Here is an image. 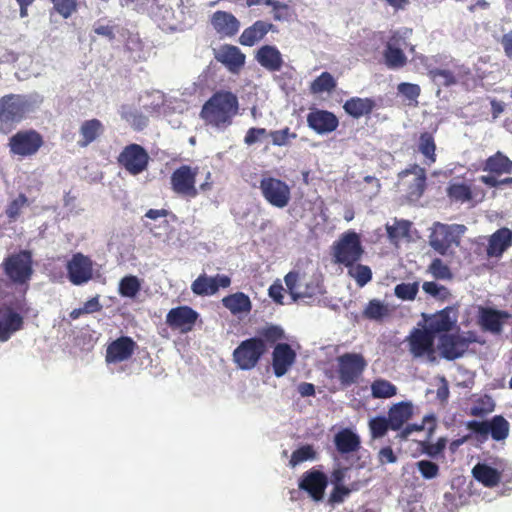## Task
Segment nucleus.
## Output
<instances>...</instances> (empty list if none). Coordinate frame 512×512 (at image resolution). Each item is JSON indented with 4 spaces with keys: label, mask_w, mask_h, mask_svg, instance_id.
<instances>
[{
    "label": "nucleus",
    "mask_w": 512,
    "mask_h": 512,
    "mask_svg": "<svg viewBox=\"0 0 512 512\" xmlns=\"http://www.w3.org/2000/svg\"><path fill=\"white\" fill-rule=\"evenodd\" d=\"M285 338L282 327L267 324L257 330L256 336L240 342L232 353V360L240 370H252L259 364L270 347Z\"/></svg>",
    "instance_id": "obj_1"
},
{
    "label": "nucleus",
    "mask_w": 512,
    "mask_h": 512,
    "mask_svg": "<svg viewBox=\"0 0 512 512\" xmlns=\"http://www.w3.org/2000/svg\"><path fill=\"white\" fill-rule=\"evenodd\" d=\"M239 113V100L230 90L214 92L203 104L200 118L207 126L224 131L233 124Z\"/></svg>",
    "instance_id": "obj_2"
},
{
    "label": "nucleus",
    "mask_w": 512,
    "mask_h": 512,
    "mask_svg": "<svg viewBox=\"0 0 512 512\" xmlns=\"http://www.w3.org/2000/svg\"><path fill=\"white\" fill-rule=\"evenodd\" d=\"M334 262L352 267L363 256L364 249L359 234L353 230L344 232L332 246Z\"/></svg>",
    "instance_id": "obj_3"
},
{
    "label": "nucleus",
    "mask_w": 512,
    "mask_h": 512,
    "mask_svg": "<svg viewBox=\"0 0 512 512\" xmlns=\"http://www.w3.org/2000/svg\"><path fill=\"white\" fill-rule=\"evenodd\" d=\"M467 228L463 224L435 223L429 236L430 246L440 255H446L453 246H459Z\"/></svg>",
    "instance_id": "obj_4"
},
{
    "label": "nucleus",
    "mask_w": 512,
    "mask_h": 512,
    "mask_svg": "<svg viewBox=\"0 0 512 512\" xmlns=\"http://www.w3.org/2000/svg\"><path fill=\"white\" fill-rule=\"evenodd\" d=\"M5 275L18 285L27 284L33 275V256L30 250H20L7 256L2 263Z\"/></svg>",
    "instance_id": "obj_5"
},
{
    "label": "nucleus",
    "mask_w": 512,
    "mask_h": 512,
    "mask_svg": "<svg viewBox=\"0 0 512 512\" xmlns=\"http://www.w3.org/2000/svg\"><path fill=\"white\" fill-rule=\"evenodd\" d=\"M337 377L343 387L356 384L367 367L365 357L360 353L347 352L336 358Z\"/></svg>",
    "instance_id": "obj_6"
},
{
    "label": "nucleus",
    "mask_w": 512,
    "mask_h": 512,
    "mask_svg": "<svg viewBox=\"0 0 512 512\" xmlns=\"http://www.w3.org/2000/svg\"><path fill=\"white\" fill-rule=\"evenodd\" d=\"M284 281L294 301L322 294V285L317 277H309L305 273L290 271L285 275Z\"/></svg>",
    "instance_id": "obj_7"
},
{
    "label": "nucleus",
    "mask_w": 512,
    "mask_h": 512,
    "mask_svg": "<svg viewBox=\"0 0 512 512\" xmlns=\"http://www.w3.org/2000/svg\"><path fill=\"white\" fill-rule=\"evenodd\" d=\"M467 429L479 436L481 441L490 435L495 441H504L510 432V424L502 415H495L490 420L468 421Z\"/></svg>",
    "instance_id": "obj_8"
},
{
    "label": "nucleus",
    "mask_w": 512,
    "mask_h": 512,
    "mask_svg": "<svg viewBox=\"0 0 512 512\" xmlns=\"http://www.w3.org/2000/svg\"><path fill=\"white\" fill-rule=\"evenodd\" d=\"M198 167L190 165H181L175 169L170 176V184L172 191L184 198H195L199 191L196 187V176Z\"/></svg>",
    "instance_id": "obj_9"
},
{
    "label": "nucleus",
    "mask_w": 512,
    "mask_h": 512,
    "mask_svg": "<svg viewBox=\"0 0 512 512\" xmlns=\"http://www.w3.org/2000/svg\"><path fill=\"white\" fill-rule=\"evenodd\" d=\"M259 189L263 198L274 207L284 208L291 200V189L281 179L263 176L260 180Z\"/></svg>",
    "instance_id": "obj_10"
},
{
    "label": "nucleus",
    "mask_w": 512,
    "mask_h": 512,
    "mask_svg": "<svg viewBox=\"0 0 512 512\" xmlns=\"http://www.w3.org/2000/svg\"><path fill=\"white\" fill-rule=\"evenodd\" d=\"M43 136L34 129L22 130L15 133L9 139L10 153L20 157L35 155L43 146Z\"/></svg>",
    "instance_id": "obj_11"
},
{
    "label": "nucleus",
    "mask_w": 512,
    "mask_h": 512,
    "mask_svg": "<svg viewBox=\"0 0 512 512\" xmlns=\"http://www.w3.org/2000/svg\"><path fill=\"white\" fill-rule=\"evenodd\" d=\"M17 308L20 312L15 311L9 305H2L0 307V341H8L13 334L20 331L24 327V317L21 313H27L25 300L19 302Z\"/></svg>",
    "instance_id": "obj_12"
},
{
    "label": "nucleus",
    "mask_w": 512,
    "mask_h": 512,
    "mask_svg": "<svg viewBox=\"0 0 512 512\" xmlns=\"http://www.w3.org/2000/svg\"><path fill=\"white\" fill-rule=\"evenodd\" d=\"M117 160L131 175H138L147 169L149 155L141 145L133 143L123 148Z\"/></svg>",
    "instance_id": "obj_13"
},
{
    "label": "nucleus",
    "mask_w": 512,
    "mask_h": 512,
    "mask_svg": "<svg viewBox=\"0 0 512 512\" xmlns=\"http://www.w3.org/2000/svg\"><path fill=\"white\" fill-rule=\"evenodd\" d=\"M67 277L76 286L88 283L93 278V261L80 252L72 255L66 264Z\"/></svg>",
    "instance_id": "obj_14"
},
{
    "label": "nucleus",
    "mask_w": 512,
    "mask_h": 512,
    "mask_svg": "<svg viewBox=\"0 0 512 512\" xmlns=\"http://www.w3.org/2000/svg\"><path fill=\"white\" fill-rule=\"evenodd\" d=\"M29 109L24 96L17 94L5 95L0 99V121L5 123L19 122Z\"/></svg>",
    "instance_id": "obj_15"
},
{
    "label": "nucleus",
    "mask_w": 512,
    "mask_h": 512,
    "mask_svg": "<svg viewBox=\"0 0 512 512\" xmlns=\"http://www.w3.org/2000/svg\"><path fill=\"white\" fill-rule=\"evenodd\" d=\"M512 322V314L505 310L491 307H480L478 323L483 331L499 335L503 332V326Z\"/></svg>",
    "instance_id": "obj_16"
},
{
    "label": "nucleus",
    "mask_w": 512,
    "mask_h": 512,
    "mask_svg": "<svg viewBox=\"0 0 512 512\" xmlns=\"http://www.w3.org/2000/svg\"><path fill=\"white\" fill-rule=\"evenodd\" d=\"M506 470L507 464L502 460L496 463V467H492L487 463H477L472 468V476L484 487L494 488L502 482Z\"/></svg>",
    "instance_id": "obj_17"
},
{
    "label": "nucleus",
    "mask_w": 512,
    "mask_h": 512,
    "mask_svg": "<svg viewBox=\"0 0 512 512\" xmlns=\"http://www.w3.org/2000/svg\"><path fill=\"white\" fill-rule=\"evenodd\" d=\"M435 336L427 329L413 328L407 337L409 351L419 358L434 354Z\"/></svg>",
    "instance_id": "obj_18"
},
{
    "label": "nucleus",
    "mask_w": 512,
    "mask_h": 512,
    "mask_svg": "<svg viewBox=\"0 0 512 512\" xmlns=\"http://www.w3.org/2000/svg\"><path fill=\"white\" fill-rule=\"evenodd\" d=\"M306 120L308 127L319 135L330 134L339 126V119L333 112L318 108H312Z\"/></svg>",
    "instance_id": "obj_19"
},
{
    "label": "nucleus",
    "mask_w": 512,
    "mask_h": 512,
    "mask_svg": "<svg viewBox=\"0 0 512 512\" xmlns=\"http://www.w3.org/2000/svg\"><path fill=\"white\" fill-rule=\"evenodd\" d=\"M137 343L129 336H120L107 345L105 361L108 364H117L129 360L135 350Z\"/></svg>",
    "instance_id": "obj_20"
},
{
    "label": "nucleus",
    "mask_w": 512,
    "mask_h": 512,
    "mask_svg": "<svg viewBox=\"0 0 512 512\" xmlns=\"http://www.w3.org/2000/svg\"><path fill=\"white\" fill-rule=\"evenodd\" d=\"M199 317L197 311L189 306L172 308L166 315V324L173 330L183 333L191 331Z\"/></svg>",
    "instance_id": "obj_21"
},
{
    "label": "nucleus",
    "mask_w": 512,
    "mask_h": 512,
    "mask_svg": "<svg viewBox=\"0 0 512 512\" xmlns=\"http://www.w3.org/2000/svg\"><path fill=\"white\" fill-rule=\"evenodd\" d=\"M230 284L231 279L227 275L217 274L210 277L203 273L192 282L191 290L197 296H210L216 294L219 288H228Z\"/></svg>",
    "instance_id": "obj_22"
},
{
    "label": "nucleus",
    "mask_w": 512,
    "mask_h": 512,
    "mask_svg": "<svg viewBox=\"0 0 512 512\" xmlns=\"http://www.w3.org/2000/svg\"><path fill=\"white\" fill-rule=\"evenodd\" d=\"M328 485V478L322 471L310 469L303 473L299 488L306 491L315 501L323 499L325 489Z\"/></svg>",
    "instance_id": "obj_23"
},
{
    "label": "nucleus",
    "mask_w": 512,
    "mask_h": 512,
    "mask_svg": "<svg viewBox=\"0 0 512 512\" xmlns=\"http://www.w3.org/2000/svg\"><path fill=\"white\" fill-rule=\"evenodd\" d=\"M403 44H405V40L398 33H394L388 39L383 51V58L389 69H400L407 64V56L401 48Z\"/></svg>",
    "instance_id": "obj_24"
},
{
    "label": "nucleus",
    "mask_w": 512,
    "mask_h": 512,
    "mask_svg": "<svg viewBox=\"0 0 512 512\" xmlns=\"http://www.w3.org/2000/svg\"><path fill=\"white\" fill-rule=\"evenodd\" d=\"M272 352V368L276 377L284 376L296 360V352L288 343H275Z\"/></svg>",
    "instance_id": "obj_25"
},
{
    "label": "nucleus",
    "mask_w": 512,
    "mask_h": 512,
    "mask_svg": "<svg viewBox=\"0 0 512 512\" xmlns=\"http://www.w3.org/2000/svg\"><path fill=\"white\" fill-rule=\"evenodd\" d=\"M469 347V341L458 334H443L439 339V349L443 358L455 360Z\"/></svg>",
    "instance_id": "obj_26"
},
{
    "label": "nucleus",
    "mask_w": 512,
    "mask_h": 512,
    "mask_svg": "<svg viewBox=\"0 0 512 512\" xmlns=\"http://www.w3.org/2000/svg\"><path fill=\"white\" fill-rule=\"evenodd\" d=\"M415 176L414 181L407 186V194L411 199H419L426 189V171L418 164H411L398 173V181L401 183L408 175Z\"/></svg>",
    "instance_id": "obj_27"
},
{
    "label": "nucleus",
    "mask_w": 512,
    "mask_h": 512,
    "mask_svg": "<svg viewBox=\"0 0 512 512\" xmlns=\"http://www.w3.org/2000/svg\"><path fill=\"white\" fill-rule=\"evenodd\" d=\"M512 246V230L502 227L496 230L488 239L486 254L489 258H500Z\"/></svg>",
    "instance_id": "obj_28"
},
{
    "label": "nucleus",
    "mask_w": 512,
    "mask_h": 512,
    "mask_svg": "<svg viewBox=\"0 0 512 512\" xmlns=\"http://www.w3.org/2000/svg\"><path fill=\"white\" fill-rule=\"evenodd\" d=\"M255 60L266 70L277 72L284 64L280 50L274 45H263L255 53Z\"/></svg>",
    "instance_id": "obj_29"
},
{
    "label": "nucleus",
    "mask_w": 512,
    "mask_h": 512,
    "mask_svg": "<svg viewBox=\"0 0 512 512\" xmlns=\"http://www.w3.org/2000/svg\"><path fill=\"white\" fill-rule=\"evenodd\" d=\"M211 24L222 37H232L238 33L240 28L239 20L232 13L221 10L213 13Z\"/></svg>",
    "instance_id": "obj_30"
},
{
    "label": "nucleus",
    "mask_w": 512,
    "mask_h": 512,
    "mask_svg": "<svg viewBox=\"0 0 512 512\" xmlns=\"http://www.w3.org/2000/svg\"><path fill=\"white\" fill-rule=\"evenodd\" d=\"M216 59L230 72L238 73L245 65V54L234 45L225 44L221 47Z\"/></svg>",
    "instance_id": "obj_31"
},
{
    "label": "nucleus",
    "mask_w": 512,
    "mask_h": 512,
    "mask_svg": "<svg viewBox=\"0 0 512 512\" xmlns=\"http://www.w3.org/2000/svg\"><path fill=\"white\" fill-rule=\"evenodd\" d=\"M273 28L274 25L272 23L257 20L251 26L243 30L238 41L242 46L252 47L263 40Z\"/></svg>",
    "instance_id": "obj_32"
},
{
    "label": "nucleus",
    "mask_w": 512,
    "mask_h": 512,
    "mask_svg": "<svg viewBox=\"0 0 512 512\" xmlns=\"http://www.w3.org/2000/svg\"><path fill=\"white\" fill-rule=\"evenodd\" d=\"M336 450L341 454L357 452L361 447L360 437L349 428H343L334 436Z\"/></svg>",
    "instance_id": "obj_33"
},
{
    "label": "nucleus",
    "mask_w": 512,
    "mask_h": 512,
    "mask_svg": "<svg viewBox=\"0 0 512 512\" xmlns=\"http://www.w3.org/2000/svg\"><path fill=\"white\" fill-rule=\"evenodd\" d=\"M104 131V125L99 119L93 118L83 121L79 128L78 146L81 148L87 147L96 141Z\"/></svg>",
    "instance_id": "obj_34"
},
{
    "label": "nucleus",
    "mask_w": 512,
    "mask_h": 512,
    "mask_svg": "<svg viewBox=\"0 0 512 512\" xmlns=\"http://www.w3.org/2000/svg\"><path fill=\"white\" fill-rule=\"evenodd\" d=\"M483 171L489 172V176H500L512 173V160L501 151L489 156L484 164Z\"/></svg>",
    "instance_id": "obj_35"
},
{
    "label": "nucleus",
    "mask_w": 512,
    "mask_h": 512,
    "mask_svg": "<svg viewBox=\"0 0 512 512\" xmlns=\"http://www.w3.org/2000/svg\"><path fill=\"white\" fill-rule=\"evenodd\" d=\"M413 406L410 402L401 401L393 404L388 410V420L393 431L400 430L403 425L412 417Z\"/></svg>",
    "instance_id": "obj_36"
},
{
    "label": "nucleus",
    "mask_w": 512,
    "mask_h": 512,
    "mask_svg": "<svg viewBox=\"0 0 512 512\" xmlns=\"http://www.w3.org/2000/svg\"><path fill=\"white\" fill-rule=\"evenodd\" d=\"M376 107L372 98L351 97L343 105L344 111L355 119L369 115Z\"/></svg>",
    "instance_id": "obj_37"
},
{
    "label": "nucleus",
    "mask_w": 512,
    "mask_h": 512,
    "mask_svg": "<svg viewBox=\"0 0 512 512\" xmlns=\"http://www.w3.org/2000/svg\"><path fill=\"white\" fill-rule=\"evenodd\" d=\"M451 310L446 307L439 312L433 314L429 320L427 329L434 335L438 333L447 334L456 324V320L450 316Z\"/></svg>",
    "instance_id": "obj_38"
},
{
    "label": "nucleus",
    "mask_w": 512,
    "mask_h": 512,
    "mask_svg": "<svg viewBox=\"0 0 512 512\" xmlns=\"http://www.w3.org/2000/svg\"><path fill=\"white\" fill-rule=\"evenodd\" d=\"M222 304L233 315L249 313L252 309V303L249 296L243 292H236L225 296L222 299Z\"/></svg>",
    "instance_id": "obj_39"
},
{
    "label": "nucleus",
    "mask_w": 512,
    "mask_h": 512,
    "mask_svg": "<svg viewBox=\"0 0 512 512\" xmlns=\"http://www.w3.org/2000/svg\"><path fill=\"white\" fill-rule=\"evenodd\" d=\"M418 151L425 157V164L430 166L436 162V143L432 133L422 132L418 139Z\"/></svg>",
    "instance_id": "obj_40"
},
{
    "label": "nucleus",
    "mask_w": 512,
    "mask_h": 512,
    "mask_svg": "<svg viewBox=\"0 0 512 512\" xmlns=\"http://www.w3.org/2000/svg\"><path fill=\"white\" fill-rule=\"evenodd\" d=\"M494 409L495 402L493 398L488 394H483L472 400L469 414L474 417H484L493 412Z\"/></svg>",
    "instance_id": "obj_41"
},
{
    "label": "nucleus",
    "mask_w": 512,
    "mask_h": 512,
    "mask_svg": "<svg viewBox=\"0 0 512 512\" xmlns=\"http://www.w3.org/2000/svg\"><path fill=\"white\" fill-rule=\"evenodd\" d=\"M362 315L368 320L382 321L389 315V308L380 300L372 299L367 303Z\"/></svg>",
    "instance_id": "obj_42"
},
{
    "label": "nucleus",
    "mask_w": 512,
    "mask_h": 512,
    "mask_svg": "<svg viewBox=\"0 0 512 512\" xmlns=\"http://www.w3.org/2000/svg\"><path fill=\"white\" fill-rule=\"evenodd\" d=\"M447 195L451 201L461 204L473 199L471 187L465 183H451L447 188Z\"/></svg>",
    "instance_id": "obj_43"
},
{
    "label": "nucleus",
    "mask_w": 512,
    "mask_h": 512,
    "mask_svg": "<svg viewBox=\"0 0 512 512\" xmlns=\"http://www.w3.org/2000/svg\"><path fill=\"white\" fill-rule=\"evenodd\" d=\"M397 394V387L390 381L382 378L374 380L371 384V395L376 399H387Z\"/></svg>",
    "instance_id": "obj_44"
},
{
    "label": "nucleus",
    "mask_w": 512,
    "mask_h": 512,
    "mask_svg": "<svg viewBox=\"0 0 512 512\" xmlns=\"http://www.w3.org/2000/svg\"><path fill=\"white\" fill-rule=\"evenodd\" d=\"M426 68L429 78L438 85L450 87L457 83V78L451 70L432 68L429 65Z\"/></svg>",
    "instance_id": "obj_45"
},
{
    "label": "nucleus",
    "mask_w": 512,
    "mask_h": 512,
    "mask_svg": "<svg viewBox=\"0 0 512 512\" xmlns=\"http://www.w3.org/2000/svg\"><path fill=\"white\" fill-rule=\"evenodd\" d=\"M336 81L329 72H322L310 85L313 94L331 92L336 88Z\"/></svg>",
    "instance_id": "obj_46"
},
{
    "label": "nucleus",
    "mask_w": 512,
    "mask_h": 512,
    "mask_svg": "<svg viewBox=\"0 0 512 512\" xmlns=\"http://www.w3.org/2000/svg\"><path fill=\"white\" fill-rule=\"evenodd\" d=\"M368 427L372 439H379L384 437L388 430H392V425L388 418L384 416H376L369 420Z\"/></svg>",
    "instance_id": "obj_47"
},
{
    "label": "nucleus",
    "mask_w": 512,
    "mask_h": 512,
    "mask_svg": "<svg viewBox=\"0 0 512 512\" xmlns=\"http://www.w3.org/2000/svg\"><path fill=\"white\" fill-rule=\"evenodd\" d=\"M140 289V281L134 275L125 276L120 280L119 293L123 297L134 298Z\"/></svg>",
    "instance_id": "obj_48"
},
{
    "label": "nucleus",
    "mask_w": 512,
    "mask_h": 512,
    "mask_svg": "<svg viewBox=\"0 0 512 512\" xmlns=\"http://www.w3.org/2000/svg\"><path fill=\"white\" fill-rule=\"evenodd\" d=\"M291 1L283 2L281 0H272L269 7L272 8V15L275 21H289L293 14Z\"/></svg>",
    "instance_id": "obj_49"
},
{
    "label": "nucleus",
    "mask_w": 512,
    "mask_h": 512,
    "mask_svg": "<svg viewBox=\"0 0 512 512\" xmlns=\"http://www.w3.org/2000/svg\"><path fill=\"white\" fill-rule=\"evenodd\" d=\"M28 205V198L25 194L20 193L15 199H13L6 207L5 214L10 222L16 221L22 209Z\"/></svg>",
    "instance_id": "obj_50"
},
{
    "label": "nucleus",
    "mask_w": 512,
    "mask_h": 512,
    "mask_svg": "<svg viewBox=\"0 0 512 512\" xmlns=\"http://www.w3.org/2000/svg\"><path fill=\"white\" fill-rule=\"evenodd\" d=\"M53 9L56 13L62 16L64 19L71 17L77 12L79 6V0H49Z\"/></svg>",
    "instance_id": "obj_51"
},
{
    "label": "nucleus",
    "mask_w": 512,
    "mask_h": 512,
    "mask_svg": "<svg viewBox=\"0 0 512 512\" xmlns=\"http://www.w3.org/2000/svg\"><path fill=\"white\" fill-rule=\"evenodd\" d=\"M349 275L353 277L359 287L365 286L372 279V271L369 266L357 264L348 267Z\"/></svg>",
    "instance_id": "obj_52"
},
{
    "label": "nucleus",
    "mask_w": 512,
    "mask_h": 512,
    "mask_svg": "<svg viewBox=\"0 0 512 512\" xmlns=\"http://www.w3.org/2000/svg\"><path fill=\"white\" fill-rule=\"evenodd\" d=\"M267 136L271 138L274 146H287L290 144L291 140L297 138V134L295 132H291L289 127L270 131Z\"/></svg>",
    "instance_id": "obj_53"
},
{
    "label": "nucleus",
    "mask_w": 512,
    "mask_h": 512,
    "mask_svg": "<svg viewBox=\"0 0 512 512\" xmlns=\"http://www.w3.org/2000/svg\"><path fill=\"white\" fill-rule=\"evenodd\" d=\"M315 451L311 445H303L292 452L289 460L291 467H295L298 464L315 458Z\"/></svg>",
    "instance_id": "obj_54"
},
{
    "label": "nucleus",
    "mask_w": 512,
    "mask_h": 512,
    "mask_svg": "<svg viewBox=\"0 0 512 512\" xmlns=\"http://www.w3.org/2000/svg\"><path fill=\"white\" fill-rule=\"evenodd\" d=\"M419 291V284L413 283H401L396 285L394 289L395 295L402 300H414Z\"/></svg>",
    "instance_id": "obj_55"
},
{
    "label": "nucleus",
    "mask_w": 512,
    "mask_h": 512,
    "mask_svg": "<svg viewBox=\"0 0 512 512\" xmlns=\"http://www.w3.org/2000/svg\"><path fill=\"white\" fill-rule=\"evenodd\" d=\"M416 466L424 479H434L439 475L440 468L438 464L430 460H420L416 463Z\"/></svg>",
    "instance_id": "obj_56"
},
{
    "label": "nucleus",
    "mask_w": 512,
    "mask_h": 512,
    "mask_svg": "<svg viewBox=\"0 0 512 512\" xmlns=\"http://www.w3.org/2000/svg\"><path fill=\"white\" fill-rule=\"evenodd\" d=\"M428 270L436 279H450L452 277L449 267L440 258H435L430 263Z\"/></svg>",
    "instance_id": "obj_57"
},
{
    "label": "nucleus",
    "mask_w": 512,
    "mask_h": 512,
    "mask_svg": "<svg viewBox=\"0 0 512 512\" xmlns=\"http://www.w3.org/2000/svg\"><path fill=\"white\" fill-rule=\"evenodd\" d=\"M422 289L425 293L441 300L447 299L450 295L449 290L445 286L439 285L433 281L424 282Z\"/></svg>",
    "instance_id": "obj_58"
},
{
    "label": "nucleus",
    "mask_w": 512,
    "mask_h": 512,
    "mask_svg": "<svg viewBox=\"0 0 512 512\" xmlns=\"http://www.w3.org/2000/svg\"><path fill=\"white\" fill-rule=\"evenodd\" d=\"M122 118L138 130L145 127L148 123L147 117H145L138 111H123Z\"/></svg>",
    "instance_id": "obj_59"
},
{
    "label": "nucleus",
    "mask_w": 512,
    "mask_h": 512,
    "mask_svg": "<svg viewBox=\"0 0 512 512\" xmlns=\"http://www.w3.org/2000/svg\"><path fill=\"white\" fill-rule=\"evenodd\" d=\"M447 444V439L444 437L439 438L435 443L423 444V452L432 458L438 457L444 451Z\"/></svg>",
    "instance_id": "obj_60"
},
{
    "label": "nucleus",
    "mask_w": 512,
    "mask_h": 512,
    "mask_svg": "<svg viewBox=\"0 0 512 512\" xmlns=\"http://www.w3.org/2000/svg\"><path fill=\"white\" fill-rule=\"evenodd\" d=\"M398 92L409 100H416L420 93L421 88L417 84L402 82L397 87Z\"/></svg>",
    "instance_id": "obj_61"
},
{
    "label": "nucleus",
    "mask_w": 512,
    "mask_h": 512,
    "mask_svg": "<svg viewBox=\"0 0 512 512\" xmlns=\"http://www.w3.org/2000/svg\"><path fill=\"white\" fill-rule=\"evenodd\" d=\"M333 490L329 495V502L331 504H339L344 501V499L349 496L351 493V489L345 485H333Z\"/></svg>",
    "instance_id": "obj_62"
},
{
    "label": "nucleus",
    "mask_w": 512,
    "mask_h": 512,
    "mask_svg": "<svg viewBox=\"0 0 512 512\" xmlns=\"http://www.w3.org/2000/svg\"><path fill=\"white\" fill-rule=\"evenodd\" d=\"M268 134L265 128L252 127L249 128L244 137V143L251 146L258 142L261 138L266 137Z\"/></svg>",
    "instance_id": "obj_63"
},
{
    "label": "nucleus",
    "mask_w": 512,
    "mask_h": 512,
    "mask_svg": "<svg viewBox=\"0 0 512 512\" xmlns=\"http://www.w3.org/2000/svg\"><path fill=\"white\" fill-rule=\"evenodd\" d=\"M284 288L281 283L275 282L268 289L269 297L278 305L284 304Z\"/></svg>",
    "instance_id": "obj_64"
}]
</instances>
